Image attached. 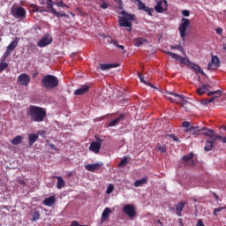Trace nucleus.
I'll list each match as a JSON object with an SVG mask.
<instances>
[{"instance_id":"22","label":"nucleus","mask_w":226,"mask_h":226,"mask_svg":"<svg viewBox=\"0 0 226 226\" xmlns=\"http://www.w3.org/2000/svg\"><path fill=\"white\" fill-rule=\"evenodd\" d=\"M138 10H143V11H147L148 15L152 16L153 14L151 13L153 11V9L146 6V4L142 3V1H139L138 3Z\"/></svg>"},{"instance_id":"60","label":"nucleus","mask_w":226,"mask_h":226,"mask_svg":"<svg viewBox=\"0 0 226 226\" xmlns=\"http://www.w3.org/2000/svg\"><path fill=\"white\" fill-rule=\"evenodd\" d=\"M210 102H207V99L203 101V105H209Z\"/></svg>"},{"instance_id":"7","label":"nucleus","mask_w":226,"mask_h":226,"mask_svg":"<svg viewBox=\"0 0 226 226\" xmlns=\"http://www.w3.org/2000/svg\"><path fill=\"white\" fill-rule=\"evenodd\" d=\"M95 139L97 141H93L90 144L89 151H92V153L98 154V153H100V149H102V142H103V139L98 138L97 136H95Z\"/></svg>"},{"instance_id":"42","label":"nucleus","mask_w":226,"mask_h":226,"mask_svg":"<svg viewBox=\"0 0 226 226\" xmlns=\"http://www.w3.org/2000/svg\"><path fill=\"white\" fill-rule=\"evenodd\" d=\"M40 211H34L33 214V219L32 222H38V220H40Z\"/></svg>"},{"instance_id":"48","label":"nucleus","mask_w":226,"mask_h":226,"mask_svg":"<svg viewBox=\"0 0 226 226\" xmlns=\"http://www.w3.org/2000/svg\"><path fill=\"white\" fill-rule=\"evenodd\" d=\"M223 209H226V207H222L215 208V210H214L215 216H216V213H220L221 211H223Z\"/></svg>"},{"instance_id":"13","label":"nucleus","mask_w":226,"mask_h":226,"mask_svg":"<svg viewBox=\"0 0 226 226\" xmlns=\"http://www.w3.org/2000/svg\"><path fill=\"white\" fill-rule=\"evenodd\" d=\"M31 82V77L26 73H22L18 76V84L19 86H29Z\"/></svg>"},{"instance_id":"11","label":"nucleus","mask_w":226,"mask_h":226,"mask_svg":"<svg viewBox=\"0 0 226 226\" xmlns=\"http://www.w3.org/2000/svg\"><path fill=\"white\" fill-rule=\"evenodd\" d=\"M123 212L124 215L129 216V218H133L135 217V215H137V212L135 211V206L132 204L125 205L123 208Z\"/></svg>"},{"instance_id":"39","label":"nucleus","mask_w":226,"mask_h":226,"mask_svg":"<svg viewBox=\"0 0 226 226\" xmlns=\"http://www.w3.org/2000/svg\"><path fill=\"white\" fill-rule=\"evenodd\" d=\"M109 43L111 45H114L115 47H117L118 49H121V50H124V45H119V43H117V40L111 39L109 41Z\"/></svg>"},{"instance_id":"4","label":"nucleus","mask_w":226,"mask_h":226,"mask_svg":"<svg viewBox=\"0 0 226 226\" xmlns=\"http://www.w3.org/2000/svg\"><path fill=\"white\" fill-rule=\"evenodd\" d=\"M168 94H170L173 97H167V100H170L172 103H178L181 107L185 108V105H187L188 101H186V96L183 94H178L174 92H168Z\"/></svg>"},{"instance_id":"64","label":"nucleus","mask_w":226,"mask_h":226,"mask_svg":"<svg viewBox=\"0 0 226 226\" xmlns=\"http://www.w3.org/2000/svg\"><path fill=\"white\" fill-rule=\"evenodd\" d=\"M158 222L160 223V225H162V221H158Z\"/></svg>"},{"instance_id":"20","label":"nucleus","mask_w":226,"mask_h":226,"mask_svg":"<svg viewBox=\"0 0 226 226\" xmlns=\"http://www.w3.org/2000/svg\"><path fill=\"white\" fill-rule=\"evenodd\" d=\"M117 66H119V64H99V68L102 72H107V70H110L112 68H117Z\"/></svg>"},{"instance_id":"15","label":"nucleus","mask_w":226,"mask_h":226,"mask_svg":"<svg viewBox=\"0 0 226 226\" xmlns=\"http://www.w3.org/2000/svg\"><path fill=\"white\" fill-rule=\"evenodd\" d=\"M102 167H103V162H96L93 164L85 165V169L88 172H96V170H100Z\"/></svg>"},{"instance_id":"62","label":"nucleus","mask_w":226,"mask_h":226,"mask_svg":"<svg viewBox=\"0 0 226 226\" xmlns=\"http://www.w3.org/2000/svg\"><path fill=\"white\" fill-rule=\"evenodd\" d=\"M180 223H183V219H178Z\"/></svg>"},{"instance_id":"18","label":"nucleus","mask_w":226,"mask_h":226,"mask_svg":"<svg viewBox=\"0 0 226 226\" xmlns=\"http://www.w3.org/2000/svg\"><path fill=\"white\" fill-rule=\"evenodd\" d=\"M207 96H213L210 99H207V103H213L217 98L222 96V90L210 91L207 92Z\"/></svg>"},{"instance_id":"41","label":"nucleus","mask_w":226,"mask_h":226,"mask_svg":"<svg viewBox=\"0 0 226 226\" xmlns=\"http://www.w3.org/2000/svg\"><path fill=\"white\" fill-rule=\"evenodd\" d=\"M138 77H139L140 82H142L143 84H147V86H150V87H154V86H153V84L147 83V82H146V80H144V75L142 73L139 72Z\"/></svg>"},{"instance_id":"36","label":"nucleus","mask_w":226,"mask_h":226,"mask_svg":"<svg viewBox=\"0 0 226 226\" xmlns=\"http://www.w3.org/2000/svg\"><path fill=\"white\" fill-rule=\"evenodd\" d=\"M52 14L55 15V17H57V19H60V17H65L66 19H68V15L66 13L58 12L57 11H56V9L52 10Z\"/></svg>"},{"instance_id":"17","label":"nucleus","mask_w":226,"mask_h":226,"mask_svg":"<svg viewBox=\"0 0 226 226\" xmlns=\"http://www.w3.org/2000/svg\"><path fill=\"white\" fill-rule=\"evenodd\" d=\"M193 152H191L189 154L184 155L182 160L185 163V165H189L190 167H193L195 165V161H193Z\"/></svg>"},{"instance_id":"29","label":"nucleus","mask_w":226,"mask_h":226,"mask_svg":"<svg viewBox=\"0 0 226 226\" xmlns=\"http://www.w3.org/2000/svg\"><path fill=\"white\" fill-rule=\"evenodd\" d=\"M130 157L128 155L124 156V158L121 160V162L118 163V167L120 169H123V167H126L128 165Z\"/></svg>"},{"instance_id":"28","label":"nucleus","mask_w":226,"mask_h":226,"mask_svg":"<svg viewBox=\"0 0 226 226\" xmlns=\"http://www.w3.org/2000/svg\"><path fill=\"white\" fill-rule=\"evenodd\" d=\"M147 177H143L139 180H136L134 183V186L136 188H139L140 186H142L143 185H147Z\"/></svg>"},{"instance_id":"52","label":"nucleus","mask_w":226,"mask_h":226,"mask_svg":"<svg viewBox=\"0 0 226 226\" xmlns=\"http://www.w3.org/2000/svg\"><path fill=\"white\" fill-rule=\"evenodd\" d=\"M11 54V50L6 49L5 53L4 54V58L2 59V61H4L6 59V57H8V56Z\"/></svg>"},{"instance_id":"51","label":"nucleus","mask_w":226,"mask_h":226,"mask_svg":"<svg viewBox=\"0 0 226 226\" xmlns=\"http://www.w3.org/2000/svg\"><path fill=\"white\" fill-rule=\"evenodd\" d=\"M100 8L102 10H107L109 8V4H106L105 1H102V4L100 5Z\"/></svg>"},{"instance_id":"57","label":"nucleus","mask_w":226,"mask_h":226,"mask_svg":"<svg viewBox=\"0 0 226 226\" xmlns=\"http://www.w3.org/2000/svg\"><path fill=\"white\" fill-rule=\"evenodd\" d=\"M49 147H51L53 149V151H57V148L56 147V145L54 144H49Z\"/></svg>"},{"instance_id":"54","label":"nucleus","mask_w":226,"mask_h":226,"mask_svg":"<svg viewBox=\"0 0 226 226\" xmlns=\"http://www.w3.org/2000/svg\"><path fill=\"white\" fill-rule=\"evenodd\" d=\"M182 15H184V17H190V11L188 10H184L182 11Z\"/></svg>"},{"instance_id":"50","label":"nucleus","mask_w":226,"mask_h":226,"mask_svg":"<svg viewBox=\"0 0 226 226\" xmlns=\"http://www.w3.org/2000/svg\"><path fill=\"white\" fill-rule=\"evenodd\" d=\"M183 127L186 128V132H188V129H190L192 127V125H191L190 122H184Z\"/></svg>"},{"instance_id":"45","label":"nucleus","mask_w":226,"mask_h":226,"mask_svg":"<svg viewBox=\"0 0 226 226\" xmlns=\"http://www.w3.org/2000/svg\"><path fill=\"white\" fill-rule=\"evenodd\" d=\"M47 8L49 10L50 13H52V11L54 9V4H52V0H47Z\"/></svg>"},{"instance_id":"10","label":"nucleus","mask_w":226,"mask_h":226,"mask_svg":"<svg viewBox=\"0 0 226 226\" xmlns=\"http://www.w3.org/2000/svg\"><path fill=\"white\" fill-rule=\"evenodd\" d=\"M200 135H204L205 137H208L210 140H213V142H215V138L216 137V133H215V131L203 127L200 129Z\"/></svg>"},{"instance_id":"44","label":"nucleus","mask_w":226,"mask_h":226,"mask_svg":"<svg viewBox=\"0 0 226 226\" xmlns=\"http://www.w3.org/2000/svg\"><path fill=\"white\" fill-rule=\"evenodd\" d=\"M6 68H8V63L1 62L0 63V73H3V72H4V70H6Z\"/></svg>"},{"instance_id":"5","label":"nucleus","mask_w":226,"mask_h":226,"mask_svg":"<svg viewBox=\"0 0 226 226\" xmlns=\"http://www.w3.org/2000/svg\"><path fill=\"white\" fill-rule=\"evenodd\" d=\"M190 27V19L182 18V23L179 25L178 31L180 33V38L185 41L186 40V30Z\"/></svg>"},{"instance_id":"14","label":"nucleus","mask_w":226,"mask_h":226,"mask_svg":"<svg viewBox=\"0 0 226 226\" xmlns=\"http://www.w3.org/2000/svg\"><path fill=\"white\" fill-rule=\"evenodd\" d=\"M50 43H52V37L50 34H46L37 42V46L43 48L50 45Z\"/></svg>"},{"instance_id":"19","label":"nucleus","mask_w":226,"mask_h":226,"mask_svg":"<svg viewBox=\"0 0 226 226\" xmlns=\"http://www.w3.org/2000/svg\"><path fill=\"white\" fill-rule=\"evenodd\" d=\"M110 213H112V210H110V207H106L102 214L101 218V222L104 223V222H107L109 220V216H110Z\"/></svg>"},{"instance_id":"9","label":"nucleus","mask_w":226,"mask_h":226,"mask_svg":"<svg viewBox=\"0 0 226 226\" xmlns=\"http://www.w3.org/2000/svg\"><path fill=\"white\" fill-rule=\"evenodd\" d=\"M11 14L15 19H26V9L22 7H16L14 9H11Z\"/></svg>"},{"instance_id":"34","label":"nucleus","mask_w":226,"mask_h":226,"mask_svg":"<svg viewBox=\"0 0 226 226\" xmlns=\"http://www.w3.org/2000/svg\"><path fill=\"white\" fill-rule=\"evenodd\" d=\"M216 141H209V140H207L206 141V146L204 147V151H211L213 149V144H215Z\"/></svg>"},{"instance_id":"53","label":"nucleus","mask_w":226,"mask_h":226,"mask_svg":"<svg viewBox=\"0 0 226 226\" xmlns=\"http://www.w3.org/2000/svg\"><path fill=\"white\" fill-rule=\"evenodd\" d=\"M158 149L161 153H167V147L165 146L159 147Z\"/></svg>"},{"instance_id":"31","label":"nucleus","mask_w":226,"mask_h":226,"mask_svg":"<svg viewBox=\"0 0 226 226\" xmlns=\"http://www.w3.org/2000/svg\"><path fill=\"white\" fill-rule=\"evenodd\" d=\"M39 136L38 134H29L28 135V140H29V146H33L36 140H38Z\"/></svg>"},{"instance_id":"30","label":"nucleus","mask_w":226,"mask_h":226,"mask_svg":"<svg viewBox=\"0 0 226 226\" xmlns=\"http://www.w3.org/2000/svg\"><path fill=\"white\" fill-rule=\"evenodd\" d=\"M22 140H24V138L22 136H16L12 139L11 144L13 146H19V144H22Z\"/></svg>"},{"instance_id":"6","label":"nucleus","mask_w":226,"mask_h":226,"mask_svg":"<svg viewBox=\"0 0 226 226\" xmlns=\"http://www.w3.org/2000/svg\"><path fill=\"white\" fill-rule=\"evenodd\" d=\"M166 54L170 56L172 59H176V61H179L180 64H185V66H191L192 62L184 56H181L176 53H172L170 51H167Z\"/></svg>"},{"instance_id":"2","label":"nucleus","mask_w":226,"mask_h":226,"mask_svg":"<svg viewBox=\"0 0 226 226\" xmlns=\"http://www.w3.org/2000/svg\"><path fill=\"white\" fill-rule=\"evenodd\" d=\"M120 14L124 16L119 17L118 24L120 27H127V31H132V21L135 20V15L129 14L124 11H121Z\"/></svg>"},{"instance_id":"35","label":"nucleus","mask_w":226,"mask_h":226,"mask_svg":"<svg viewBox=\"0 0 226 226\" xmlns=\"http://www.w3.org/2000/svg\"><path fill=\"white\" fill-rule=\"evenodd\" d=\"M170 49L171 50H179V52H181L182 54H185V48H183V46H181V44L170 46Z\"/></svg>"},{"instance_id":"16","label":"nucleus","mask_w":226,"mask_h":226,"mask_svg":"<svg viewBox=\"0 0 226 226\" xmlns=\"http://www.w3.org/2000/svg\"><path fill=\"white\" fill-rule=\"evenodd\" d=\"M89 89H91V86L89 85H82L79 88L74 91L75 96H82V94H86L89 93Z\"/></svg>"},{"instance_id":"23","label":"nucleus","mask_w":226,"mask_h":226,"mask_svg":"<svg viewBox=\"0 0 226 226\" xmlns=\"http://www.w3.org/2000/svg\"><path fill=\"white\" fill-rule=\"evenodd\" d=\"M186 204L187 202H179L175 206V209L178 216H182L181 213H183V209H185V206H186Z\"/></svg>"},{"instance_id":"26","label":"nucleus","mask_w":226,"mask_h":226,"mask_svg":"<svg viewBox=\"0 0 226 226\" xmlns=\"http://www.w3.org/2000/svg\"><path fill=\"white\" fill-rule=\"evenodd\" d=\"M146 41H147V40L142 38V37H138L133 39V43L135 45V47H140L141 45H144V43H146Z\"/></svg>"},{"instance_id":"21","label":"nucleus","mask_w":226,"mask_h":226,"mask_svg":"<svg viewBox=\"0 0 226 226\" xmlns=\"http://www.w3.org/2000/svg\"><path fill=\"white\" fill-rule=\"evenodd\" d=\"M56 204V196H50L43 200V205L48 207H52Z\"/></svg>"},{"instance_id":"63","label":"nucleus","mask_w":226,"mask_h":226,"mask_svg":"<svg viewBox=\"0 0 226 226\" xmlns=\"http://www.w3.org/2000/svg\"><path fill=\"white\" fill-rule=\"evenodd\" d=\"M215 199H216V200H218V196L215 194Z\"/></svg>"},{"instance_id":"3","label":"nucleus","mask_w":226,"mask_h":226,"mask_svg":"<svg viewBox=\"0 0 226 226\" xmlns=\"http://www.w3.org/2000/svg\"><path fill=\"white\" fill-rule=\"evenodd\" d=\"M41 82L45 89H56L59 86V80L54 75L48 74L44 76Z\"/></svg>"},{"instance_id":"25","label":"nucleus","mask_w":226,"mask_h":226,"mask_svg":"<svg viewBox=\"0 0 226 226\" xmlns=\"http://www.w3.org/2000/svg\"><path fill=\"white\" fill-rule=\"evenodd\" d=\"M120 121H124V114H120L118 117L113 119V120L109 124V126H110V127L116 126V124H117V123H119Z\"/></svg>"},{"instance_id":"1","label":"nucleus","mask_w":226,"mask_h":226,"mask_svg":"<svg viewBox=\"0 0 226 226\" xmlns=\"http://www.w3.org/2000/svg\"><path fill=\"white\" fill-rule=\"evenodd\" d=\"M26 116L33 123H43L47 117V109L40 106L32 105L26 111Z\"/></svg>"},{"instance_id":"55","label":"nucleus","mask_w":226,"mask_h":226,"mask_svg":"<svg viewBox=\"0 0 226 226\" xmlns=\"http://www.w3.org/2000/svg\"><path fill=\"white\" fill-rule=\"evenodd\" d=\"M196 226H205L202 220L199 219Z\"/></svg>"},{"instance_id":"47","label":"nucleus","mask_w":226,"mask_h":226,"mask_svg":"<svg viewBox=\"0 0 226 226\" xmlns=\"http://www.w3.org/2000/svg\"><path fill=\"white\" fill-rule=\"evenodd\" d=\"M56 6H58L59 8H69L68 4H64V2H63V0L56 3Z\"/></svg>"},{"instance_id":"49","label":"nucleus","mask_w":226,"mask_h":226,"mask_svg":"<svg viewBox=\"0 0 226 226\" xmlns=\"http://www.w3.org/2000/svg\"><path fill=\"white\" fill-rule=\"evenodd\" d=\"M203 86L206 87L207 91H209V89H213V87H215L213 83H207V84H204Z\"/></svg>"},{"instance_id":"32","label":"nucleus","mask_w":226,"mask_h":226,"mask_svg":"<svg viewBox=\"0 0 226 226\" xmlns=\"http://www.w3.org/2000/svg\"><path fill=\"white\" fill-rule=\"evenodd\" d=\"M207 89L206 88V87L204 85H202L201 87H198L196 90L197 94H199V96H203V94H206V93H207Z\"/></svg>"},{"instance_id":"59","label":"nucleus","mask_w":226,"mask_h":226,"mask_svg":"<svg viewBox=\"0 0 226 226\" xmlns=\"http://www.w3.org/2000/svg\"><path fill=\"white\" fill-rule=\"evenodd\" d=\"M114 1H116L117 3H118V4H119L120 6H123V1H122V0H114Z\"/></svg>"},{"instance_id":"12","label":"nucleus","mask_w":226,"mask_h":226,"mask_svg":"<svg viewBox=\"0 0 226 226\" xmlns=\"http://www.w3.org/2000/svg\"><path fill=\"white\" fill-rule=\"evenodd\" d=\"M168 6L167 0H160L154 6V10L157 13H163V11H167Z\"/></svg>"},{"instance_id":"24","label":"nucleus","mask_w":226,"mask_h":226,"mask_svg":"<svg viewBox=\"0 0 226 226\" xmlns=\"http://www.w3.org/2000/svg\"><path fill=\"white\" fill-rule=\"evenodd\" d=\"M55 178L57 179V190H62V188H64V186H66V182H64V179L62 177H55Z\"/></svg>"},{"instance_id":"58","label":"nucleus","mask_w":226,"mask_h":226,"mask_svg":"<svg viewBox=\"0 0 226 226\" xmlns=\"http://www.w3.org/2000/svg\"><path fill=\"white\" fill-rule=\"evenodd\" d=\"M71 226H79V222L72 221V223H71Z\"/></svg>"},{"instance_id":"61","label":"nucleus","mask_w":226,"mask_h":226,"mask_svg":"<svg viewBox=\"0 0 226 226\" xmlns=\"http://www.w3.org/2000/svg\"><path fill=\"white\" fill-rule=\"evenodd\" d=\"M46 3L45 0L41 1V4H45Z\"/></svg>"},{"instance_id":"27","label":"nucleus","mask_w":226,"mask_h":226,"mask_svg":"<svg viewBox=\"0 0 226 226\" xmlns=\"http://www.w3.org/2000/svg\"><path fill=\"white\" fill-rule=\"evenodd\" d=\"M17 45H19V38H16L14 41H11V43L7 46V49L11 52V50H15V49H17Z\"/></svg>"},{"instance_id":"56","label":"nucleus","mask_w":226,"mask_h":226,"mask_svg":"<svg viewBox=\"0 0 226 226\" xmlns=\"http://www.w3.org/2000/svg\"><path fill=\"white\" fill-rule=\"evenodd\" d=\"M215 32L217 33V34H222V33H223V29L222 28H216Z\"/></svg>"},{"instance_id":"40","label":"nucleus","mask_w":226,"mask_h":226,"mask_svg":"<svg viewBox=\"0 0 226 226\" xmlns=\"http://www.w3.org/2000/svg\"><path fill=\"white\" fill-rule=\"evenodd\" d=\"M187 132H190L191 133H192V135H195V133H197V132H200V128L199 126H192L187 129Z\"/></svg>"},{"instance_id":"37","label":"nucleus","mask_w":226,"mask_h":226,"mask_svg":"<svg viewBox=\"0 0 226 226\" xmlns=\"http://www.w3.org/2000/svg\"><path fill=\"white\" fill-rule=\"evenodd\" d=\"M31 8H33L32 11L35 12V13H43V11H47V10L43 11L41 10L40 7L38 5H35L34 4H30Z\"/></svg>"},{"instance_id":"46","label":"nucleus","mask_w":226,"mask_h":226,"mask_svg":"<svg viewBox=\"0 0 226 226\" xmlns=\"http://www.w3.org/2000/svg\"><path fill=\"white\" fill-rule=\"evenodd\" d=\"M113 192H114V185L110 184L106 190V193L107 195H110V193H112Z\"/></svg>"},{"instance_id":"43","label":"nucleus","mask_w":226,"mask_h":226,"mask_svg":"<svg viewBox=\"0 0 226 226\" xmlns=\"http://www.w3.org/2000/svg\"><path fill=\"white\" fill-rule=\"evenodd\" d=\"M216 140H221V142H223V144H226V137H222V136L215 134V138L214 139V142H216Z\"/></svg>"},{"instance_id":"33","label":"nucleus","mask_w":226,"mask_h":226,"mask_svg":"<svg viewBox=\"0 0 226 226\" xmlns=\"http://www.w3.org/2000/svg\"><path fill=\"white\" fill-rule=\"evenodd\" d=\"M190 68L194 70V72L201 73V75H204V71H202V69L197 64L191 63Z\"/></svg>"},{"instance_id":"8","label":"nucleus","mask_w":226,"mask_h":226,"mask_svg":"<svg viewBox=\"0 0 226 226\" xmlns=\"http://www.w3.org/2000/svg\"><path fill=\"white\" fill-rule=\"evenodd\" d=\"M217 68H220V58L217 56L212 55L211 62L207 64V70L215 72Z\"/></svg>"},{"instance_id":"38","label":"nucleus","mask_w":226,"mask_h":226,"mask_svg":"<svg viewBox=\"0 0 226 226\" xmlns=\"http://www.w3.org/2000/svg\"><path fill=\"white\" fill-rule=\"evenodd\" d=\"M164 137L165 139H172L173 142H181V140H179V139H177V136L175 134H166Z\"/></svg>"}]
</instances>
